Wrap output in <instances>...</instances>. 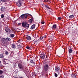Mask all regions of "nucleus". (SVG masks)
I'll use <instances>...</instances> for the list:
<instances>
[{
    "instance_id": "nucleus-7",
    "label": "nucleus",
    "mask_w": 78,
    "mask_h": 78,
    "mask_svg": "<svg viewBox=\"0 0 78 78\" xmlns=\"http://www.w3.org/2000/svg\"><path fill=\"white\" fill-rule=\"evenodd\" d=\"M40 58L41 59H44L45 58V54H42L40 55Z\"/></svg>"
},
{
    "instance_id": "nucleus-12",
    "label": "nucleus",
    "mask_w": 78,
    "mask_h": 78,
    "mask_svg": "<svg viewBox=\"0 0 78 78\" xmlns=\"http://www.w3.org/2000/svg\"><path fill=\"white\" fill-rule=\"evenodd\" d=\"M57 27V26L56 24H54L53 25V26L51 27L53 29H56V27Z\"/></svg>"
},
{
    "instance_id": "nucleus-4",
    "label": "nucleus",
    "mask_w": 78,
    "mask_h": 78,
    "mask_svg": "<svg viewBox=\"0 0 78 78\" xmlns=\"http://www.w3.org/2000/svg\"><path fill=\"white\" fill-rule=\"evenodd\" d=\"M22 0H20L16 2L17 6H20L21 5H22Z\"/></svg>"
},
{
    "instance_id": "nucleus-43",
    "label": "nucleus",
    "mask_w": 78,
    "mask_h": 78,
    "mask_svg": "<svg viewBox=\"0 0 78 78\" xmlns=\"http://www.w3.org/2000/svg\"><path fill=\"white\" fill-rule=\"evenodd\" d=\"M43 28V27L41 28V29H42Z\"/></svg>"
},
{
    "instance_id": "nucleus-11",
    "label": "nucleus",
    "mask_w": 78,
    "mask_h": 78,
    "mask_svg": "<svg viewBox=\"0 0 78 78\" xmlns=\"http://www.w3.org/2000/svg\"><path fill=\"white\" fill-rule=\"evenodd\" d=\"M77 75V74H71V77L73 78H76V76Z\"/></svg>"
},
{
    "instance_id": "nucleus-13",
    "label": "nucleus",
    "mask_w": 78,
    "mask_h": 78,
    "mask_svg": "<svg viewBox=\"0 0 78 78\" xmlns=\"http://www.w3.org/2000/svg\"><path fill=\"white\" fill-rule=\"evenodd\" d=\"M55 71H59L60 68H59V67L57 66L55 68Z\"/></svg>"
},
{
    "instance_id": "nucleus-26",
    "label": "nucleus",
    "mask_w": 78,
    "mask_h": 78,
    "mask_svg": "<svg viewBox=\"0 0 78 78\" xmlns=\"http://www.w3.org/2000/svg\"><path fill=\"white\" fill-rule=\"evenodd\" d=\"M46 1H47V2L49 3H51V1L50 0H47Z\"/></svg>"
},
{
    "instance_id": "nucleus-37",
    "label": "nucleus",
    "mask_w": 78,
    "mask_h": 78,
    "mask_svg": "<svg viewBox=\"0 0 78 78\" xmlns=\"http://www.w3.org/2000/svg\"><path fill=\"white\" fill-rule=\"evenodd\" d=\"M42 24H44L45 23V22L44 21H43L41 22Z\"/></svg>"
},
{
    "instance_id": "nucleus-42",
    "label": "nucleus",
    "mask_w": 78,
    "mask_h": 78,
    "mask_svg": "<svg viewBox=\"0 0 78 78\" xmlns=\"http://www.w3.org/2000/svg\"><path fill=\"white\" fill-rule=\"evenodd\" d=\"M2 0H0V2H2Z\"/></svg>"
},
{
    "instance_id": "nucleus-38",
    "label": "nucleus",
    "mask_w": 78,
    "mask_h": 78,
    "mask_svg": "<svg viewBox=\"0 0 78 78\" xmlns=\"http://www.w3.org/2000/svg\"><path fill=\"white\" fill-rule=\"evenodd\" d=\"M46 37H47L46 36H43V38H46Z\"/></svg>"
},
{
    "instance_id": "nucleus-2",
    "label": "nucleus",
    "mask_w": 78,
    "mask_h": 78,
    "mask_svg": "<svg viewBox=\"0 0 78 78\" xmlns=\"http://www.w3.org/2000/svg\"><path fill=\"white\" fill-rule=\"evenodd\" d=\"M28 16V14H23L21 15L20 16L21 18V19H27V16Z\"/></svg>"
},
{
    "instance_id": "nucleus-31",
    "label": "nucleus",
    "mask_w": 78,
    "mask_h": 78,
    "mask_svg": "<svg viewBox=\"0 0 78 78\" xmlns=\"http://www.w3.org/2000/svg\"><path fill=\"white\" fill-rule=\"evenodd\" d=\"M2 2H6V0H2Z\"/></svg>"
},
{
    "instance_id": "nucleus-19",
    "label": "nucleus",
    "mask_w": 78,
    "mask_h": 78,
    "mask_svg": "<svg viewBox=\"0 0 78 78\" xmlns=\"http://www.w3.org/2000/svg\"><path fill=\"white\" fill-rule=\"evenodd\" d=\"M4 57V55H3V54H1L0 55V58H3Z\"/></svg>"
},
{
    "instance_id": "nucleus-3",
    "label": "nucleus",
    "mask_w": 78,
    "mask_h": 78,
    "mask_svg": "<svg viewBox=\"0 0 78 78\" xmlns=\"http://www.w3.org/2000/svg\"><path fill=\"white\" fill-rule=\"evenodd\" d=\"M44 70V71H47L49 69V66L48 65L46 64L44 66L43 70Z\"/></svg>"
},
{
    "instance_id": "nucleus-34",
    "label": "nucleus",
    "mask_w": 78,
    "mask_h": 78,
    "mask_svg": "<svg viewBox=\"0 0 78 78\" xmlns=\"http://www.w3.org/2000/svg\"><path fill=\"white\" fill-rule=\"evenodd\" d=\"M3 73V71L2 70H0V74H2V73Z\"/></svg>"
},
{
    "instance_id": "nucleus-35",
    "label": "nucleus",
    "mask_w": 78,
    "mask_h": 78,
    "mask_svg": "<svg viewBox=\"0 0 78 78\" xmlns=\"http://www.w3.org/2000/svg\"><path fill=\"white\" fill-rule=\"evenodd\" d=\"M0 78H4V76L2 75V76H0Z\"/></svg>"
},
{
    "instance_id": "nucleus-14",
    "label": "nucleus",
    "mask_w": 78,
    "mask_h": 78,
    "mask_svg": "<svg viewBox=\"0 0 78 78\" xmlns=\"http://www.w3.org/2000/svg\"><path fill=\"white\" fill-rule=\"evenodd\" d=\"M31 64L34 65L35 64V61H34L33 60H31L30 61Z\"/></svg>"
},
{
    "instance_id": "nucleus-40",
    "label": "nucleus",
    "mask_w": 78,
    "mask_h": 78,
    "mask_svg": "<svg viewBox=\"0 0 78 78\" xmlns=\"http://www.w3.org/2000/svg\"><path fill=\"white\" fill-rule=\"evenodd\" d=\"M18 25H21L22 24V23H18Z\"/></svg>"
},
{
    "instance_id": "nucleus-27",
    "label": "nucleus",
    "mask_w": 78,
    "mask_h": 78,
    "mask_svg": "<svg viewBox=\"0 0 78 78\" xmlns=\"http://www.w3.org/2000/svg\"><path fill=\"white\" fill-rule=\"evenodd\" d=\"M55 77H58V74L56 73H55Z\"/></svg>"
},
{
    "instance_id": "nucleus-30",
    "label": "nucleus",
    "mask_w": 78,
    "mask_h": 78,
    "mask_svg": "<svg viewBox=\"0 0 78 78\" xmlns=\"http://www.w3.org/2000/svg\"><path fill=\"white\" fill-rule=\"evenodd\" d=\"M18 48H20L21 47V46L20 45H19L18 46Z\"/></svg>"
},
{
    "instance_id": "nucleus-9",
    "label": "nucleus",
    "mask_w": 78,
    "mask_h": 78,
    "mask_svg": "<svg viewBox=\"0 0 78 78\" xmlns=\"http://www.w3.org/2000/svg\"><path fill=\"white\" fill-rule=\"evenodd\" d=\"M26 38L28 41H30L31 40V37L28 35H27L26 37Z\"/></svg>"
},
{
    "instance_id": "nucleus-39",
    "label": "nucleus",
    "mask_w": 78,
    "mask_h": 78,
    "mask_svg": "<svg viewBox=\"0 0 78 78\" xmlns=\"http://www.w3.org/2000/svg\"><path fill=\"white\" fill-rule=\"evenodd\" d=\"M44 2H47V0H45L44 1Z\"/></svg>"
},
{
    "instance_id": "nucleus-1",
    "label": "nucleus",
    "mask_w": 78,
    "mask_h": 78,
    "mask_svg": "<svg viewBox=\"0 0 78 78\" xmlns=\"http://www.w3.org/2000/svg\"><path fill=\"white\" fill-rule=\"evenodd\" d=\"M22 26L23 27H24V28H25L26 29H28V28H29V25L28 24H26L24 23H22Z\"/></svg>"
},
{
    "instance_id": "nucleus-29",
    "label": "nucleus",
    "mask_w": 78,
    "mask_h": 78,
    "mask_svg": "<svg viewBox=\"0 0 78 78\" xmlns=\"http://www.w3.org/2000/svg\"><path fill=\"white\" fill-rule=\"evenodd\" d=\"M58 20H61L62 19V18L61 17H58Z\"/></svg>"
},
{
    "instance_id": "nucleus-8",
    "label": "nucleus",
    "mask_w": 78,
    "mask_h": 78,
    "mask_svg": "<svg viewBox=\"0 0 78 78\" xmlns=\"http://www.w3.org/2000/svg\"><path fill=\"white\" fill-rule=\"evenodd\" d=\"M18 67L20 68V69L21 70H23V66L21 64L19 63L18 64Z\"/></svg>"
},
{
    "instance_id": "nucleus-15",
    "label": "nucleus",
    "mask_w": 78,
    "mask_h": 78,
    "mask_svg": "<svg viewBox=\"0 0 78 78\" xmlns=\"http://www.w3.org/2000/svg\"><path fill=\"white\" fill-rule=\"evenodd\" d=\"M35 28V25L34 24L32 25L30 28L31 30H34Z\"/></svg>"
},
{
    "instance_id": "nucleus-23",
    "label": "nucleus",
    "mask_w": 78,
    "mask_h": 78,
    "mask_svg": "<svg viewBox=\"0 0 78 78\" xmlns=\"http://www.w3.org/2000/svg\"><path fill=\"white\" fill-rule=\"evenodd\" d=\"M10 36L11 37H14V35L12 34H11L10 35Z\"/></svg>"
},
{
    "instance_id": "nucleus-44",
    "label": "nucleus",
    "mask_w": 78,
    "mask_h": 78,
    "mask_svg": "<svg viewBox=\"0 0 78 78\" xmlns=\"http://www.w3.org/2000/svg\"><path fill=\"white\" fill-rule=\"evenodd\" d=\"M1 62V61H0Z\"/></svg>"
},
{
    "instance_id": "nucleus-20",
    "label": "nucleus",
    "mask_w": 78,
    "mask_h": 78,
    "mask_svg": "<svg viewBox=\"0 0 78 78\" xmlns=\"http://www.w3.org/2000/svg\"><path fill=\"white\" fill-rule=\"evenodd\" d=\"M4 10H5V7H1V11L2 12H3V11H4Z\"/></svg>"
},
{
    "instance_id": "nucleus-32",
    "label": "nucleus",
    "mask_w": 78,
    "mask_h": 78,
    "mask_svg": "<svg viewBox=\"0 0 78 78\" xmlns=\"http://www.w3.org/2000/svg\"><path fill=\"white\" fill-rule=\"evenodd\" d=\"M32 75L33 76H36V74H32Z\"/></svg>"
},
{
    "instance_id": "nucleus-5",
    "label": "nucleus",
    "mask_w": 78,
    "mask_h": 78,
    "mask_svg": "<svg viewBox=\"0 0 78 78\" xmlns=\"http://www.w3.org/2000/svg\"><path fill=\"white\" fill-rule=\"evenodd\" d=\"M5 31L7 34H9L11 33V30H10V29L8 27L5 28Z\"/></svg>"
},
{
    "instance_id": "nucleus-16",
    "label": "nucleus",
    "mask_w": 78,
    "mask_h": 78,
    "mask_svg": "<svg viewBox=\"0 0 78 78\" xmlns=\"http://www.w3.org/2000/svg\"><path fill=\"white\" fill-rule=\"evenodd\" d=\"M12 47L13 48H16V45L14 44H13L12 45Z\"/></svg>"
},
{
    "instance_id": "nucleus-36",
    "label": "nucleus",
    "mask_w": 78,
    "mask_h": 78,
    "mask_svg": "<svg viewBox=\"0 0 78 78\" xmlns=\"http://www.w3.org/2000/svg\"><path fill=\"white\" fill-rule=\"evenodd\" d=\"M26 48H27V49H30V47L29 46L27 47Z\"/></svg>"
},
{
    "instance_id": "nucleus-41",
    "label": "nucleus",
    "mask_w": 78,
    "mask_h": 78,
    "mask_svg": "<svg viewBox=\"0 0 78 78\" xmlns=\"http://www.w3.org/2000/svg\"><path fill=\"white\" fill-rule=\"evenodd\" d=\"M20 40H19L18 41V42H20Z\"/></svg>"
},
{
    "instance_id": "nucleus-21",
    "label": "nucleus",
    "mask_w": 78,
    "mask_h": 78,
    "mask_svg": "<svg viewBox=\"0 0 78 78\" xmlns=\"http://www.w3.org/2000/svg\"><path fill=\"white\" fill-rule=\"evenodd\" d=\"M45 6L46 8H48V9H50V7H49L48 5L47 4L45 5Z\"/></svg>"
},
{
    "instance_id": "nucleus-18",
    "label": "nucleus",
    "mask_w": 78,
    "mask_h": 78,
    "mask_svg": "<svg viewBox=\"0 0 78 78\" xmlns=\"http://www.w3.org/2000/svg\"><path fill=\"white\" fill-rule=\"evenodd\" d=\"M70 19H73L74 17V15H72L69 16Z\"/></svg>"
},
{
    "instance_id": "nucleus-28",
    "label": "nucleus",
    "mask_w": 78,
    "mask_h": 78,
    "mask_svg": "<svg viewBox=\"0 0 78 78\" xmlns=\"http://www.w3.org/2000/svg\"><path fill=\"white\" fill-rule=\"evenodd\" d=\"M44 38V37H40V39L41 40H42V39Z\"/></svg>"
},
{
    "instance_id": "nucleus-10",
    "label": "nucleus",
    "mask_w": 78,
    "mask_h": 78,
    "mask_svg": "<svg viewBox=\"0 0 78 78\" xmlns=\"http://www.w3.org/2000/svg\"><path fill=\"white\" fill-rule=\"evenodd\" d=\"M2 60L4 64H6V61H8V60H7L5 58H3Z\"/></svg>"
},
{
    "instance_id": "nucleus-22",
    "label": "nucleus",
    "mask_w": 78,
    "mask_h": 78,
    "mask_svg": "<svg viewBox=\"0 0 78 78\" xmlns=\"http://www.w3.org/2000/svg\"><path fill=\"white\" fill-rule=\"evenodd\" d=\"M29 22H30V23H31L33 22V19H31L29 20Z\"/></svg>"
},
{
    "instance_id": "nucleus-6",
    "label": "nucleus",
    "mask_w": 78,
    "mask_h": 78,
    "mask_svg": "<svg viewBox=\"0 0 78 78\" xmlns=\"http://www.w3.org/2000/svg\"><path fill=\"white\" fill-rule=\"evenodd\" d=\"M2 43L4 44H6L8 43V41H6V39L5 38H3L2 39Z\"/></svg>"
},
{
    "instance_id": "nucleus-33",
    "label": "nucleus",
    "mask_w": 78,
    "mask_h": 78,
    "mask_svg": "<svg viewBox=\"0 0 78 78\" xmlns=\"http://www.w3.org/2000/svg\"><path fill=\"white\" fill-rule=\"evenodd\" d=\"M1 16V17L2 18H3V17H4V15H3V14H2Z\"/></svg>"
},
{
    "instance_id": "nucleus-24",
    "label": "nucleus",
    "mask_w": 78,
    "mask_h": 78,
    "mask_svg": "<svg viewBox=\"0 0 78 78\" xmlns=\"http://www.w3.org/2000/svg\"><path fill=\"white\" fill-rule=\"evenodd\" d=\"M5 54L6 55H8L9 53H8V52L7 51H5Z\"/></svg>"
},
{
    "instance_id": "nucleus-25",
    "label": "nucleus",
    "mask_w": 78,
    "mask_h": 78,
    "mask_svg": "<svg viewBox=\"0 0 78 78\" xmlns=\"http://www.w3.org/2000/svg\"><path fill=\"white\" fill-rule=\"evenodd\" d=\"M6 40H7V41H9L11 40V39L7 37L6 38Z\"/></svg>"
},
{
    "instance_id": "nucleus-17",
    "label": "nucleus",
    "mask_w": 78,
    "mask_h": 78,
    "mask_svg": "<svg viewBox=\"0 0 78 78\" xmlns=\"http://www.w3.org/2000/svg\"><path fill=\"white\" fill-rule=\"evenodd\" d=\"M69 49V54L70 55V53H72V51H73L72 49Z\"/></svg>"
}]
</instances>
